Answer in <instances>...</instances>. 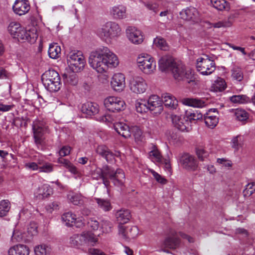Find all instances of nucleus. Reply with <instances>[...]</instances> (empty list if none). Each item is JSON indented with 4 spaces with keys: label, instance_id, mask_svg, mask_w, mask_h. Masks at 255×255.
<instances>
[{
    "label": "nucleus",
    "instance_id": "f03ea898",
    "mask_svg": "<svg viewBox=\"0 0 255 255\" xmlns=\"http://www.w3.org/2000/svg\"><path fill=\"white\" fill-rule=\"evenodd\" d=\"M8 31L14 38H17L18 40H26L33 43L36 41L38 37L36 27H32L26 30L22 27L20 23L16 22H11L9 23Z\"/></svg>",
    "mask_w": 255,
    "mask_h": 255
},
{
    "label": "nucleus",
    "instance_id": "c756f323",
    "mask_svg": "<svg viewBox=\"0 0 255 255\" xmlns=\"http://www.w3.org/2000/svg\"><path fill=\"white\" fill-rule=\"evenodd\" d=\"M114 128L117 132L125 138L130 137V127L122 122L116 123L114 125Z\"/></svg>",
    "mask_w": 255,
    "mask_h": 255
},
{
    "label": "nucleus",
    "instance_id": "a18cd8bd",
    "mask_svg": "<svg viewBox=\"0 0 255 255\" xmlns=\"http://www.w3.org/2000/svg\"><path fill=\"white\" fill-rule=\"evenodd\" d=\"M203 115L199 111H186L185 118L189 122L202 119Z\"/></svg>",
    "mask_w": 255,
    "mask_h": 255
},
{
    "label": "nucleus",
    "instance_id": "de8ad7c7",
    "mask_svg": "<svg viewBox=\"0 0 255 255\" xmlns=\"http://www.w3.org/2000/svg\"><path fill=\"white\" fill-rule=\"evenodd\" d=\"M147 101L138 99L136 101L135 106L136 111L139 113H145L148 111Z\"/></svg>",
    "mask_w": 255,
    "mask_h": 255
},
{
    "label": "nucleus",
    "instance_id": "864d4df0",
    "mask_svg": "<svg viewBox=\"0 0 255 255\" xmlns=\"http://www.w3.org/2000/svg\"><path fill=\"white\" fill-rule=\"evenodd\" d=\"M53 165L50 163L44 161L42 158L41 159L40 172L49 173L53 171Z\"/></svg>",
    "mask_w": 255,
    "mask_h": 255
},
{
    "label": "nucleus",
    "instance_id": "7c9ffc66",
    "mask_svg": "<svg viewBox=\"0 0 255 255\" xmlns=\"http://www.w3.org/2000/svg\"><path fill=\"white\" fill-rule=\"evenodd\" d=\"M28 248L24 245L18 244L10 247L8 251V255H29Z\"/></svg>",
    "mask_w": 255,
    "mask_h": 255
},
{
    "label": "nucleus",
    "instance_id": "09e8293b",
    "mask_svg": "<svg viewBox=\"0 0 255 255\" xmlns=\"http://www.w3.org/2000/svg\"><path fill=\"white\" fill-rule=\"evenodd\" d=\"M153 43L155 46L162 50L166 51L168 49L169 46L166 40L161 37H156L153 40Z\"/></svg>",
    "mask_w": 255,
    "mask_h": 255
},
{
    "label": "nucleus",
    "instance_id": "b1692460",
    "mask_svg": "<svg viewBox=\"0 0 255 255\" xmlns=\"http://www.w3.org/2000/svg\"><path fill=\"white\" fill-rule=\"evenodd\" d=\"M176 62L170 56H163L158 61L159 68L163 72L168 70L172 71L174 63Z\"/></svg>",
    "mask_w": 255,
    "mask_h": 255
},
{
    "label": "nucleus",
    "instance_id": "423d86ee",
    "mask_svg": "<svg viewBox=\"0 0 255 255\" xmlns=\"http://www.w3.org/2000/svg\"><path fill=\"white\" fill-rule=\"evenodd\" d=\"M172 72L174 78L177 81L187 80L188 83L195 82L192 71L187 69L180 61L174 63Z\"/></svg>",
    "mask_w": 255,
    "mask_h": 255
},
{
    "label": "nucleus",
    "instance_id": "f257e3e1",
    "mask_svg": "<svg viewBox=\"0 0 255 255\" xmlns=\"http://www.w3.org/2000/svg\"><path fill=\"white\" fill-rule=\"evenodd\" d=\"M119 63L118 56L107 47L99 48L92 51L89 58L90 66L99 73L116 68Z\"/></svg>",
    "mask_w": 255,
    "mask_h": 255
},
{
    "label": "nucleus",
    "instance_id": "c03bdc74",
    "mask_svg": "<svg viewBox=\"0 0 255 255\" xmlns=\"http://www.w3.org/2000/svg\"><path fill=\"white\" fill-rule=\"evenodd\" d=\"M231 102L235 104H245L250 102L251 99L245 95H233L230 97Z\"/></svg>",
    "mask_w": 255,
    "mask_h": 255
},
{
    "label": "nucleus",
    "instance_id": "3c124183",
    "mask_svg": "<svg viewBox=\"0 0 255 255\" xmlns=\"http://www.w3.org/2000/svg\"><path fill=\"white\" fill-rule=\"evenodd\" d=\"M10 203L8 200H3L0 202V217L6 215L9 211Z\"/></svg>",
    "mask_w": 255,
    "mask_h": 255
},
{
    "label": "nucleus",
    "instance_id": "f704fd0d",
    "mask_svg": "<svg viewBox=\"0 0 255 255\" xmlns=\"http://www.w3.org/2000/svg\"><path fill=\"white\" fill-rule=\"evenodd\" d=\"M181 17L186 20L195 19L198 16V13L194 7H189L182 10L180 12Z\"/></svg>",
    "mask_w": 255,
    "mask_h": 255
},
{
    "label": "nucleus",
    "instance_id": "79ce46f5",
    "mask_svg": "<svg viewBox=\"0 0 255 255\" xmlns=\"http://www.w3.org/2000/svg\"><path fill=\"white\" fill-rule=\"evenodd\" d=\"M149 158L154 162H162V156L156 146L153 145L148 154Z\"/></svg>",
    "mask_w": 255,
    "mask_h": 255
},
{
    "label": "nucleus",
    "instance_id": "ddd939ff",
    "mask_svg": "<svg viewBox=\"0 0 255 255\" xmlns=\"http://www.w3.org/2000/svg\"><path fill=\"white\" fill-rule=\"evenodd\" d=\"M178 162L184 169L189 171H195L198 167L195 157L187 153L181 154L179 155Z\"/></svg>",
    "mask_w": 255,
    "mask_h": 255
},
{
    "label": "nucleus",
    "instance_id": "ea45409f",
    "mask_svg": "<svg viewBox=\"0 0 255 255\" xmlns=\"http://www.w3.org/2000/svg\"><path fill=\"white\" fill-rule=\"evenodd\" d=\"M68 200L75 205H82L85 202V198L81 194L76 193H70L68 195Z\"/></svg>",
    "mask_w": 255,
    "mask_h": 255
},
{
    "label": "nucleus",
    "instance_id": "c9c22d12",
    "mask_svg": "<svg viewBox=\"0 0 255 255\" xmlns=\"http://www.w3.org/2000/svg\"><path fill=\"white\" fill-rule=\"evenodd\" d=\"M183 105L197 108H202L205 106V102L198 99L184 98L182 100Z\"/></svg>",
    "mask_w": 255,
    "mask_h": 255
},
{
    "label": "nucleus",
    "instance_id": "72a5a7b5",
    "mask_svg": "<svg viewBox=\"0 0 255 255\" xmlns=\"http://www.w3.org/2000/svg\"><path fill=\"white\" fill-rule=\"evenodd\" d=\"M110 12L115 19H122L126 17V8L122 5L113 6Z\"/></svg>",
    "mask_w": 255,
    "mask_h": 255
},
{
    "label": "nucleus",
    "instance_id": "1a4fd4ad",
    "mask_svg": "<svg viewBox=\"0 0 255 255\" xmlns=\"http://www.w3.org/2000/svg\"><path fill=\"white\" fill-rule=\"evenodd\" d=\"M47 126L43 120H35L32 124L33 138L35 144L40 145L43 141V135L47 130Z\"/></svg>",
    "mask_w": 255,
    "mask_h": 255
},
{
    "label": "nucleus",
    "instance_id": "58836bf2",
    "mask_svg": "<svg viewBox=\"0 0 255 255\" xmlns=\"http://www.w3.org/2000/svg\"><path fill=\"white\" fill-rule=\"evenodd\" d=\"M61 47L56 43L50 44L48 49V55L51 58L56 59L61 55Z\"/></svg>",
    "mask_w": 255,
    "mask_h": 255
},
{
    "label": "nucleus",
    "instance_id": "9d476101",
    "mask_svg": "<svg viewBox=\"0 0 255 255\" xmlns=\"http://www.w3.org/2000/svg\"><path fill=\"white\" fill-rule=\"evenodd\" d=\"M196 68L202 75H209L216 69L215 63L208 57H200L197 60Z\"/></svg>",
    "mask_w": 255,
    "mask_h": 255
},
{
    "label": "nucleus",
    "instance_id": "2f4dec72",
    "mask_svg": "<svg viewBox=\"0 0 255 255\" xmlns=\"http://www.w3.org/2000/svg\"><path fill=\"white\" fill-rule=\"evenodd\" d=\"M116 218L120 224L124 225L130 220L131 218V213L129 210L126 209H121L118 210L115 214Z\"/></svg>",
    "mask_w": 255,
    "mask_h": 255
},
{
    "label": "nucleus",
    "instance_id": "4d7b16f0",
    "mask_svg": "<svg viewBox=\"0 0 255 255\" xmlns=\"http://www.w3.org/2000/svg\"><path fill=\"white\" fill-rule=\"evenodd\" d=\"M148 172L152 174L154 179L158 183L162 185L166 184L167 183V180L166 179L155 172L154 170L152 169H149Z\"/></svg>",
    "mask_w": 255,
    "mask_h": 255
},
{
    "label": "nucleus",
    "instance_id": "69168bd1",
    "mask_svg": "<svg viewBox=\"0 0 255 255\" xmlns=\"http://www.w3.org/2000/svg\"><path fill=\"white\" fill-rule=\"evenodd\" d=\"M255 191V185L253 183H249L244 191L245 195H251Z\"/></svg>",
    "mask_w": 255,
    "mask_h": 255
},
{
    "label": "nucleus",
    "instance_id": "13d9d810",
    "mask_svg": "<svg viewBox=\"0 0 255 255\" xmlns=\"http://www.w3.org/2000/svg\"><path fill=\"white\" fill-rule=\"evenodd\" d=\"M24 238V234L19 230H15L13 232L11 240L12 242L15 243L20 242Z\"/></svg>",
    "mask_w": 255,
    "mask_h": 255
},
{
    "label": "nucleus",
    "instance_id": "680f3d73",
    "mask_svg": "<svg viewBox=\"0 0 255 255\" xmlns=\"http://www.w3.org/2000/svg\"><path fill=\"white\" fill-rule=\"evenodd\" d=\"M113 224L108 221L103 220L101 224V228L103 233H110L112 231Z\"/></svg>",
    "mask_w": 255,
    "mask_h": 255
},
{
    "label": "nucleus",
    "instance_id": "473e14b6",
    "mask_svg": "<svg viewBox=\"0 0 255 255\" xmlns=\"http://www.w3.org/2000/svg\"><path fill=\"white\" fill-rule=\"evenodd\" d=\"M76 73L67 68L66 72L63 74L64 82L69 85H76L78 82V79Z\"/></svg>",
    "mask_w": 255,
    "mask_h": 255
},
{
    "label": "nucleus",
    "instance_id": "393cba45",
    "mask_svg": "<svg viewBox=\"0 0 255 255\" xmlns=\"http://www.w3.org/2000/svg\"><path fill=\"white\" fill-rule=\"evenodd\" d=\"M238 17V13H233L230 14L227 18L223 20L218 21L213 24V26L215 28H227L231 27L236 18Z\"/></svg>",
    "mask_w": 255,
    "mask_h": 255
},
{
    "label": "nucleus",
    "instance_id": "39448f33",
    "mask_svg": "<svg viewBox=\"0 0 255 255\" xmlns=\"http://www.w3.org/2000/svg\"><path fill=\"white\" fill-rule=\"evenodd\" d=\"M45 88L50 92H57L60 88V80L58 73L54 70L46 71L41 77Z\"/></svg>",
    "mask_w": 255,
    "mask_h": 255
},
{
    "label": "nucleus",
    "instance_id": "774afa93",
    "mask_svg": "<svg viewBox=\"0 0 255 255\" xmlns=\"http://www.w3.org/2000/svg\"><path fill=\"white\" fill-rule=\"evenodd\" d=\"M87 253L89 255H106L102 251L95 248H89L88 250Z\"/></svg>",
    "mask_w": 255,
    "mask_h": 255
},
{
    "label": "nucleus",
    "instance_id": "052dcab7",
    "mask_svg": "<svg viewBox=\"0 0 255 255\" xmlns=\"http://www.w3.org/2000/svg\"><path fill=\"white\" fill-rule=\"evenodd\" d=\"M242 137L241 135L234 136L231 140V146L233 148L236 150L239 149V146L242 145Z\"/></svg>",
    "mask_w": 255,
    "mask_h": 255
},
{
    "label": "nucleus",
    "instance_id": "0eeeda50",
    "mask_svg": "<svg viewBox=\"0 0 255 255\" xmlns=\"http://www.w3.org/2000/svg\"><path fill=\"white\" fill-rule=\"evenodd\" d=\"M67 62L68 66L67 69L75 72L82 71L85 64L84 57L82 52L80 51H72L69 52Z\"/></svg>",
    "mask_w": 255,
    "mask_h": 255
},
{
    "label": "nucleus",
    "instance_id": "a19ab883",
    "mask_svg": "<svg viewBox=\"0 0 255 255\" xmlns=\"http://www.w3.org/2000/svg\"><path fill=\"white\" fill-rule=\"evenodd\" d=\"M213 6L218 10H228L230 5L226 0H211Z\"/></svg>",
    "mask_w": 255,
    "mask_h": 255
},
{
    "label": "nucleus",
    "instance_id": "dca6fc26",
    "mask_svg": "<svg viewBox=\"0 0 255 255\" xmlns=\"http://www.w3.org/2000/svg\"><path fill=\"white\" fill-rule=\"evenodd\" d=\"M118 231L119 236L126 240L135 238L139 233L136 226H125L122 224L119 225Z\"/></svg>",
    "mask_w": 255,
    "mask_h": 255
},
{
    "label": "nucleus",
    "instance_id": "0e129e2a",
    "mask_svg": "<svg viewBox=\"0 0 255 255\" xmlns=\"http://www.w3.org/2000/svg\"><path fill=\"white\" fill-rule=\"evenodd\" d=\"M63 163L72 173L79 175V173L75 166L72 165L69 161L64 159Z\"/></svg>",
    "mask_w": 255,
    "mask_h": 255
},
{
    "label": "nucleus",
    "instance_id": "e433bc0d",
    "mask_svg": "<svg viewBox=\"0 0 255 255\" xmlns=\"http://www.w3.org/2000/svg\"><path fill=\"white\" fill-rule=\"evenodd\" d=\"M227 84L225 81L221 78H218L211 87V91L214 92H222L225 90Z\"/></svg>",
    "mask_w": 255,
    "mask_h": 255
},
{
    "label": "nucleus",
    "instance_id": "20e7f679",
    "mask_svg": "<svg viewBox=\"0 0 255 255\" xmlns=\"http://www.w3.org/2000/svg\"><path fill=\"white\" fill-rule=\"evenodd\" d=\"M98 238L92 232H83L80 234H74L69 239V244L71 247L79 249L85 245L94 246L98 242Z\"/></svg>",
    "mask_w": 255,
    "mask_h": 255
},
{
    "label": "nucleus",
    "instance_id": "5701e85b",
    "mask_svg": "<svg viewBox=\"0 0 255 255\" xmlns=\"http://www.w3.org/2000/svg\"><path fill=\"white\" fill-rule=\"evenodd\" d=\"M180 245L179 239L175 236L167 237L162 243L161 247L163 249L168 248L171 250H175L178 248ZM164 252L169 253L168 250L162 249Z\"/></svg>",
    "mask_w": 255,
    "mask_h": 255
},
{
    "label": "nucleus",
    "instance_id": "49530a36",
    "mask_svg": "<svg viewBox=\"0 0 255 255\" xmlns=\"http://www.w3.org/2000/svg\"><path fill=\"white\" fill-rule=\"evenodd\" d=\"M234 115L236 120L244 122L249 118L248 113L244 110L237 109L234 111Z\"/></svg>",
    "mask_w": 255,
    "mask_h": 255
},
{
    "label": "nucleus",
    "instance_id": "6e6552de",
    "mask_svg": "<svg viewBox=\"0 0 255 255\" xmlns=\"http://www.w3.org/2000/svg\"><path fill=\"white\" fill-rule=\"evenodd\" d=\"M136 61L139 69L145 74H151L156 69V62L150 55L141 53L138 56Z\"/></svg>",
    "mask_w": 255,
    "mask_h": 255
},
{
    "label": "nucleus",
    "instance_id": "2eb2a0df",
    "mask_svg": "<svg viewBox=\"0 0 255 255\" xmlns=\"http://www.w3.org/2000/svg\"><path fill=\"white\" fill-rule=\"evenodd\" d=\"M108 173V180H110L114 185L119 187H123L125 182V174L121 169H118L114 171L109 168Z\"/></svg>",
    "mask_w": 255,
    "mask_h": 255
},
{
    "label": "nucleus",
    "instance_id": "f8f14e48",
    "mask_svg": "<svg viewBox=\"0 0 255 255\" xmlns=\"http://www.w3.org/2000/svg\"><path fill=\"white\" fill-rule=\"evenodd\" d=\"M129 87L133 93L141 94L146 91L148 85L143 78L139 76H135L129 79Z\"/></svg>",
    "mask_w": 255,
    "mask_h": 255
},
{
    "label": "nucleus",
    "instance_id": "4468645a",
    "mask_svg": "<svg viewBox=\"0 0 255 255\" xmlns=\"http://www.w3.org/2000/svg\"><path fill=\"white\" fill-rule=\"evenodd\" d=\"M126 34L128 39L133 44L138 45L143 41V33L134 26H128L126 30Z\"/></svg>",
    "mask_w": 255,
    "mask_h": 255
},
{
    "label": "nucleus",
    "instance_id": "5fc2aeb1",
    "mask_svg": "<svg viewBox=\"0 0 255 255\" xmlns=\"http://www.w3.org/2000/svg\"><path fill=\"white\" fill-rule=\"evenodd\" d=\"M130 135H133L136 140H139L142 135V130L137 126H132L130 128Z\"/></svg>",
    "mask_w": 255,
    "mask_h": 255
},
{
    "label": "nucleus",
    "instance_id": "603ef678",
    "mask_svg": "<svg viewBox=\"0 0 255 255\" xmlns=\"http://www.w3.org/2000/svg\"><path fill=\"white\" fill-rule=\"evenodd\" d=\"M232 78L239 81L241 82L244 78V74L242 69L238 67H234L232 69Z\"/></svg>",
    "mask_w": 255,
    "mask_h": 255
},
{
    "label": "nucleus",
    "instance_id": "37998d69",
    "mask_svg": "<svg viewBox=\"0 0 255 255\" xmlns=\"http://www.w3.org/2000/svg\"><path fill=\"white\" fill-rule=\"evenodd\" d=\"M95 200L98 204V208L104 211H110L112 208L110 201L108 199L95 198Z\"/></svg>",
    "mask_w": 255,
    "mask_h": 255
},
{
    "label": "nucleus",
    "instance_id": "9b49d317",
    "mask_svg": "<svg viewBox=\"0 0 255 255\" xmlns=\"http://www.w3.org/2000/svg\"><path fill=\"white\" fill-rule=\"evenodd\" d=\"M104 106L109 111L119 112L125 109L126 103L120 97L109 96L105 98L104 101Z\"/></svg>",
    "mask_w": 255,
    "mask_h": 255
},
{
    "label": "nucleus",
    "instance_id": "412c9836",
    "mask_svg": "<svg viewBox=\"0 0 255 255\" xmlns=\"http://www.w3.org/2000/svg\"><path fill=\"white\" fill-rule=\"evenodd\" d=\"M30 8L29 3L27 0H16L12 6L14 12L19 15L27 13Z\"/></svg>",
    "mask_w": 255,
    "mask_h": 255
},
{
    "label": "nucleus",
    "instance_id": "e2e57ef3",
    "mask_svg": "<svg viewBox=\"0 0 255 255\" xmlns=\"http://www.w3.org/2000/svg\"><path fill=\"white\" fill-rule=\"evenodd\" d=\"M27 233L30 236H33L37 233V226L35 222H31L28 228Z\"/></svg>",
    "mask_w": 255,
    "mask_h": 255
},
{
    "label": "nucleus",
    "instance_id": "6ab92c4d",
    "mask_svg": "<svg viewBox=\"0 0 255 255\" xmlns=\"http://www.w3.org/2000/svg\"><path fill=\"white\" fill-rule=\"evenodd\" d=\"M97 153L105 158L108 162H112L116 157H119L121 153L119 151L113 153L108 147L104 145H99L96 149Z\"/></svg>",
    "mask_w": 255,
    "mask_h": 255
},
{
    "label": "nucleus",
    "instance_id": "8fccbe9b",
    "mask_svg": "<svg viewBox=\"0 0 255 255\" xmlns=\"http://www.w3.org/2000/svg\"><path fill=\"white\" fill-rule=\"evenodd\" d=\"M34 252L36 255H46L51 252V248L47 245H41L35 247Z\"/></svg>",
    "mask_w": 255,
    "mask_h": 255
},
{
    "label": "nucleus",
    "instance_id": "338daca9",
    "mask_svg": "<svg viewBox=\"0 0 255 255\" xmlns=\"http://www.w3.org/2000/svg\"><path fill=\"white\" fill-rule=\"evenodd\" d=\"M88 226L93 230H97L99 227V222L93 219H90L88 222Z\"/></svg>",
    "mask_w": 255,
    "mask_h": 255
},
{
    "label": "nucleus",
    "instance_id": "bf43d9fd",
    "mask_svg": "<svg viewBox=\"0 0 255 255\" xmlns=\"http://www.w3.org/2000/svg\"><path fill=\"white\" fill-rule=\"evenodd\" d=\"M196 152L198 158L201 161L205 160L209 155L208 152L201 147H197Z\"/></svg>",
    "mask_w": 255,
    "mask_h": 255
},
{
    "label": "nucleus",
    "instance_id": "c85d7f7f",
    "mask_svg": "<svg viewBox=\"0 0 255 255\" xmlns=\"http://www.w3.org/2000/svg\"><path fill=\"white\" fill-rule=\"evenodd\" d=\"M81 111L83 113L91 116L97 114L99 112V106L95 103L87 102L82 105Z\"/></svg>",
    "mask_w": 255,
    "mask_h": 255
},
{
    "label": "nucleus",
    "instance_id": "7ed1b4c3",
    "mask_svg": "<svg viewBox=\"0 0 255 255\" xmlns=\"http://www.w3.org/2000/svg\"><path fill=\"white\" fill-rule=\"evenodd\" d=\"M97 35L107 42L119 37L122 34V28L116 22L108 21L98 29Z\"/></svg>",
    "mask_w": 255,
    "mask_h": 255
},
{
    "label": "nucleus",
    "instance_id": "4be33fe9",
    "mask_svg": "<svg viewBox=\"0 0 255 255\" xmlns=\"http://www.w3.org/2000/svg\"><path fill=\"white\" fill-rule=\"evenodd\" d=\"M109 167L108 166H104L102 168H96L93 173L92 176L93 178L97 180L102 179L103 183L106 187L110 184V182L108 180V173Z\"/></svg>",
    "mask_w": 255,
    "mask_h": 255
},
{
    "label": "nucleus",
    "instance_id": "6e6d98bb",
    "mask_svg": "<svg viewBox=\"0 0 255 255\" xmlns=\"http://www.w3.org/2000/svg\"><path fill=\"white\" fill-rule=\"evenodd\" d=\"M41 159V158L38 159L36 162H29L26 163L25 167L28 169L33 171L38 170L39 172H40Z\"/></svg>",
    "mask_w": 255,
    "mask_h": 255
},
{
    "label": "nucleus",
    "instance_id": "a878e982",
    "mask_svg": "<svg viewBox=\"0 0 255 255\" xmlns=\"http://www.w3.org/2000/svg\"><path fill=\"white\" fill-rule=\"evenodd\" d=\"M161 101L162 104L164 103L165 106L170 110H176L178 108V101L175 97L170 94H163Z\"/></svg>",
    "mask_w": 255,
    "mask_h": 255
},
{
    "label": "nucleus",
    "instance_id": "4c0bfd02",
    "mask_svg": "<svg viewBox=\"0 0 255 255\" xmlns=\"http://www.w3.org/2000/svg\"><path fill=\"white\" fill-rule=\"evenodd\" d=\"M206 125L210 128H215L219 122V119L216 116L206 113L204 117Z\"/></svg>",
    "mask_w": 255,
    "mask_h": 255
},
{
    "label": "nucleus",
    "instance_id": "cd10ccee",
    "mask_svg": "<svg viewBox=\"0 0 255 255\" xmlns=\"http://www.w3.org/2000/svg\"><path fill=\"white\" fill-rule=\"evenodd\" d=\"M172 121L174 126L178 129L182 131L188 130L189 122L185 117L182 118L177 115H172Z\"/></svg>",
    "mask_w": 255,
    "mask_h": 255
},
{
    "label": "nucleus",
    "instance_id": "a211bd4d",
    "mask_svg": "<svg viewBox=\"0 0 255 255\" xmlns=\"http://www.w3.org/2000/svg\"><path fill=\"white\" fill-rule=\"evenodd\" d=\"M125 75L121 73L114 74L111 81V86L114 91L118 92L123 91L126 87Z\"/></svg>",
    "mask_w": 255,
    "mask_h": 255
},
{
    "label": "nucleus",
    "instance_id": "bb28decb",
    "mask_svg": "<svg viewBox=\"0 0 255 255\" xmlns=\"http://www.w3.org/2000/svg\"><path fill=\"white\" fill-rule=\"evenodd\" d=\"M52 194V189L48 184H43L37 188L34 192V196L39 200L43 199Z\"/></svg>",
    "mask_w": 255,
    "mask_h": 255
},
{
    "label": "nucleus",
    "instance_id": "aec40b11",
    "mask_svg": "<svg viewBox=\"0 0 255 255\" xmlns=\"http://www.w3.org/2000/svg\"><path fill=\"white\" fill-rule=\"evenodd\" d=\"M62 220L66 226L69 227L75 226L80 228L84 224L81 219L76 218V215L71 212L64 214L62 216Z\"/></svg>",
    "mask_w": 255,
    "mask_h": 255
},
{
    "label": "nucleus",
    "instance_id": "f3484780",
    "mask_svg": "<svg viewBox=\"0 0 255 255\" xmlns=\"http://www.w3.org/2000/svg\"><path fill=\"white\" fill-rule=\"evenodd\" d=\"M148 111L153 114L158 115L163 110L162 102L157 95L151 96L147 100Z\"/></svg>",
    "mask_w": 255,
    "mask_h": 255
}]
</instances>
